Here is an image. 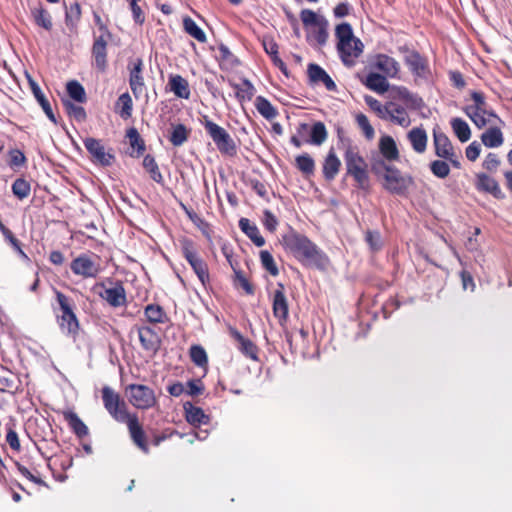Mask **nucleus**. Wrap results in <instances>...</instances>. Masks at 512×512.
Returning <instances> with one entry per match:
<instances>
[{"label":"nucleus","mask_w":512,"mask_h":512,"mask_svg":"<svg viewBox=\"0 0 512 512\" xmlns=\"http://www.w3.org/2000/svg\"><path fill=\"white\" fill-rule=\"evenodd\" d=\"M281 243L302 264L320 266L327 260L326 255L315 243L292 227L282 235Z\"/></svg>","instance_id":"1"},{"label":"nucleus","mask_w":512,"mask_h":512,"mask_svg":"<svg viewBox=\"0 0 512 512\" xmlns=\"http://www.w3.org/2000/svg\"><path fill=\"white\" fill-rule=\"evenodd\" d=\"M335 36L338 40L337 50L342 62L347 66L354 65L355 59L363 51V44L354 36L351 25L346 22L337 25Z\"/></svg>","instance_id":"2"},{"label":"nucleus","mask_w":512,"mask_h":512,"mask_svg":"<svg viewBox=\"0 0 512 512\" xmlns=\"http://www.w3.org/2000/svg\"><path fill=\"white\" fill-rule=\"evenodd\" d=\"M344 161L346 174L354 179L359 189L368 190L370 186L368 164L360 155L358 147L353 146L349 141L345 146Z\"/></svg>","instance_id":"3"},{"label":"nucleus","mask_w":512,"mask_h":512,"mask_svg":"<svg viewBox=\"0 0 512 512\" xmlns=\"http://www.w3.org/2000/svg\"><path fill=\"white\" fill-rule=\"evenodd\" d=\"M178 241L182 256L189 263L201 284L203 286L209 284V267L207 262L199 254L195 242L188 237H181Z\"/></svg>","instance_id":"4"},{"label":"nucleus","mask_w":512,"mask_h":512,"mask_svg":"<svg viewBox=\"0 0 512 512\" xmlns=\"http://www.w3.org/2000/svg\"><path fill=\"white\" fill-rule=\"evenodd\" d=\"M201 124L222 155L233 157L237 154L235 141L223 127L210 120L207 115L203 116Z\"/></svg>","instance_id":"5"},{"label":"nucleus","mask_w":512,"mask_h":512,"mask_svg":"<svg viewBox=\"0 0 512 512\" xmlns=\"http://www.w3.org/2000/svg\"><path fill=\"white\" fill-rule=\"evenodd\" d=\"M55 294L60 310L57 314L60 329L69 335H76L79 331V321L74 312L73 300L60 291L56 290Z\"/></svg>","instance_id":"6"},{"label":"nucleus","mask_w":512,"mask_h":512,"mask_svg":"<svg viewBox=\"0 0 512 512\" xmlns=\"http://www.w3.org/2000/svg\"><path fill=\"white\" fill-rule=\"evenodd\" d=\"M99 35H94L91 48V56L95 68L104 73L108 67V43L112 40V33L107 24L98 26Z\"/></svg>","instance_id":"7"},{"label":"nucleus","mask_w":512,"mask_h":512,"mask_svg":"<svg viewBox=\"0 0 512 512\" xmlns=\"http://www.w3.org/2000/svg\"><path fill=\"white\" fill-rule=\"evenodd\" d=\"M101 398L104 408L115 421L123 422L131 414L124 399L112 387L103 386Z\"/></svg>","instance_id":"8"},{"label":"nucleus","mask_w":512,"mask_h":512,"mask_svg":"<svg viewBox=\"0 0 512 512\" xmlns=\"http://www.w3.org/2000/svg\"><path fill=\"white\" fill-rule=\"evenodd\" d=\"M125 395L130 404L140 410H148L157 403L154 390L147 385L129 384L125 388Z\"/></svg>","instance_id":"9"},{"label":"nucleus","mask_w":512,"mask_h":512,"mask_svg":"<svg viewBox=\"0 0 512 512\" xmlns=\"http://www.w3.org/2000/svg\"><path fill=\"white\" fill-rule=\"evenodd\" d=\"M384 170L383 187L391 194L404 195L412 184L410 177H404L399 169L385 164L384 161L378 163Z\"/></svg>","instance_id":"10"},{"label":"nucleus","mask_w":512,"mask_h":512,"mask_svg":"<svg viewBox=\"0 0 512 512\" xmlns=\"http://www.w3.org/2000/svg\"><path fill=\"white\" fill-rule=\"evenodd\" d=\"M433 145L437 157L447 160L454 168L461 167V154L456 153L449 137L439 128L433 129Z\"/></svg>","instance_id":"11"},{"label":"nucleus","mask_w":512,"mask_h":512,"mask_svg":"<svg viewBox=\"0 0 512 512\" xmlns=\"http://www.w3.org/2000/svg\"><path fill=\"white\" fill-rule=\"evenodd\" d=\"M71 271L84 279L96 278L101 272L99 261L92 258L87 253H82L74 258L70 263Z\"/></svg>","instance_id":"12"},{"label":"nucleus","mask_w":512,"mask_h":512,"mask_svg":"<svg viewBox=\"0 0 512 512\" xmlns=\"http://www.w3.org/2000/svg\"><path fill=\"white\" fill-rule=\"evenodd\" d=\"M93 289L111 307L118 308L124 306L127 302L126 291L122 282L117 281L113 287L109 288L104 283H97Z\"/></svg>","instance_id":"13"},{"label":"nucleus","mask_w":512,"mask_h":512,"mask_svg":"<svg viewBox=\"0 0 512 512\" xmlns=\"http://www.w3.org/2000/svg\"><path fill=\"white\" fill-rule=\"evenodd\" d=\"M83 144L86 150L91 155L92 161L94 163H98L102 166H111L115 161V156L112 153V148L106 150L101 140L93 137H88L84 139Z\"/></svg>","instance_id":"14"},{"label":"nucleus","mask_w":512,"mask_h":512,"mask_svg":"<svg viewBox=\"0 0 512 512\" xmlns=\"http://www.w3.org/2000/svg\"><path fill=\"white\" fill-rule=\"evenodd\" d=\"M400 51L408 53L404 58V62L414 76L423 79L428 78L430 68L427 58L416 50H409L406 46L401 47Z\"/></svg>","instance_id":"15"},{"label":"nucleus","mask_w":512,"mask_h":512,"mask_svg":"<svg viewBox=\"0 0 512 512\" xmlns=\"http://www.w3.org/2000/svg\"><path fill=\"white\" fill-rule=\"evenodd\" d=\"M129 86L135 96L139 98L145 91V80L143 76L144 62L142 58L131 59L128 62Z\"/></svg>","instance_id":"16"},{"label":"nucleus","mask_w":512,"mask_h":512,"mask_svg":"<svg viewBox=\"0 0 512 512\" xmlns=\"http://www.w3.org/2000/svg\"><path fill=\"white\" fill-rule=\"evenodd\" d=\"M271 299L274 317L278 320L280 325L285 324L289 316V304L285 295L284 284L280 282L277 283Z\"/></svg>","instance_id":"17"},{"label":"nucleus","mask_w":512,"mask_h":512,"mask_svg":"<svg viewBox=\"0 0 512 512\" xmlns=\"http://www.w3.org/2000/svg\"><path fill=\"white\" fill-rule=\"evenodd\" d=\"M122 423H125L127 425L133 443L144 453H148L149 447L147 443L146 434L141 423L139 422L137 414H130L129 416H127V418H125V420Z\"/></svg>","instance_id":"18"},{"label":"nucleus","mask_w":512,"mask_h":512,"mask_svg":"<svg viewBox=\"0 0 512 512\" xmlns=\"http://www.w3.org/2000/svg\"><path fill=\"white\" fill-rule=\"evenodd\" d=\"M230 336L236 341L238 350L247 358L258 361L259 349L250 339L244 337L236 328L229 329Z\"/></svg>","instance_id":"19"},{"label":"nucleus","mask_w":512,"mask_h":512,"mask_svg":"<svg viewBox=\"0 0 512 512\" xmlns=\"http://www.w3.org/2000/svg\"><path fill=\"white\" fill-rule=\"evenodd\" d=\"M28 83H29V87L31 89L33 96L35 97L38 104L41 106V108H42L43 112L45 113V115L47 116V118L54 124H57V118L52 109L49 98L44 94V92L41 90V88L36 83V81L29 75H28Z\"/></svg>","instance_id":"20"},{"label":"nucleus","mask_w":512,"mask_h":512,"mask_svg":"<svg viewBox=\"0 0 512 512\" xmlns=\"http://www.w3.org/2000/svg\"><path fill=\"white\" fill-rule=\"evenodd\" d=\"M374 67L389 78H399L400 64L391 56L386 54L376 55Z\"/></svg>","instance_id":"21"},{"label":"nucleus","mask_w":512,"mask_h":512,"mask_svg":"<svg viewBox=\"0 0 512 512\" xmlns=\"http://www.w3.org/2000/svg\"><path fill=\"white\" fill-rule=\"evenodd\" d=\"M307 74L309 81L313 84L322 83L328 91H335L337 86L329 74L318 64L308 65Z\"/></svg>","instance_id":"22"},{"label":"nucleus","mask_w":512,"mask_h":512,"mask_svg":"<svg viewBox=\"0 0 512 512\" xmlns=\"http://www.w3.org/2000/svg\"><path fill=\"white\" fill-rule=\"evenodd\" d=\"M21 380L18 375L4 366H0V391L15 394L20 390Z\"/></svg>","instance_id":"23"},{"label":"nucleus","mask_w":512,"mask_h":512,"mask_svg":"<svg viewBox=\"0 0 512 512\" xmlns=\"http://www.w3.org/2000/svg\"><path fill=\"white\" fill-rule=\"evenodd\" d=\"M472 104L466 105L463 108L464 113L469 117L473 124H478L480 122L479 115L476 114V111L481 110L488 106L485 95L481 91H471L470 92Z\"/></svg>","instance_id":"24"},{"label":"nucleus","mask_w":512,"mask_h":512,"mask_svg":"<svg viewBox=\"0 0 512 512\" xmlns=\"http://www.w3.org/2000/svg\"><path fill=\"white\" fill-rule=\"evenodd\" d=\"M387 116L383 120H389L402 127H408L411 123L405 108L393 101L387 102Z\"/></svg>","instance_id":"25"},{"label":"nucleus","mask_w":512,"mask_h":512,"mask_svg":"<svg viewBox=\"0 0 512 512\" xmlns=\"http://www.w3.org/2000/svg\"><path fill=\"white\" fill-rule=\"evenodd\" d=\"M138 337L141 346L149 352H156L160 345L158 334L149 326L138 327Z\"/></svg>","instance_id":"26"},{"label":"nucleus","mask_w":512,"mask_h":512,"mask_svg":"<svg viewBox=\"0 0 512 512\" xmlns=\"http://www.w3.org/2000/svg\"><path fill=\"white\" fill-rule=\"evenodd\" d=\"M476 188L479 191H484L493 195L496 199H503L504 193L502 192L498 182L488 176L487 174L480 173L476 176Z\"/></svg>","instance_id":"27"},{"label":"nucleus","mask_w":512,"mask_h":512,"mask_svg":"<svg viewBox=\"0 0 512 512\" xmlns=\"http://www.w3.org/2000/svg\"><path fill=\"white\" fill-rule=\"evenodd\" d=\"M503 126L504 125L500 124H492L481 134L480 139L485 147L497 148L504 143V136L501 130Z\"/></svg>","instance_id":"28"},{"label":"nucleus","mask_w":512,"mask_h":512,"mask_svg":"<svg viewBox=\"0 0 512 512\" xmlns=\"http://www.w3.org/2000/svg\"><path fill=\"white\" fill-rule=\"evenodd\" d=\"M82 16L81 6L77 1L65 5V25L72 35L78 34V25Z\"/></svg>","instance_id":"29"},{"label":"nucleus","mask_w":512,"mask_h":512,"mask_svg":"<svg viewBox=\"0 0 512 512\" xmlns=\"http://www.w3.org/2000/svg\"><path fill=\"white\" fill-rule=\"evenodd\" d=\"M218 54L216 59L221 70H233L241 64V61L230 51L223 43L218 46Z\"/></svg>","instance_id":"30"},{"label":"nucleus","mask_w":512,"mask_h":512,"mask_svg":"<svg viewBox=\"0 0 512 512\" xmlns=\"http://www.w3.org/2000/svg\"><path fill=\"white\" fill-rule=\"evenodd\" d=\"M341 167V161L337 157L333 148H331L324 159L322 172L323 176L327 181H332L335 179L337 174L339 173Z\"/></svg>","instance_id":"31"},{"label":"nucleus","mask_w":512,"mask_h":512,"mask_svg":"<svg viewBox=\"0 0 512 512\" xmlns=\"http://www.w3.org/2000/svg\"><path fill=\"white\" fill-rule=\"evenodd\" d=\"M379 151L387 161H398L400 158L399 150L393 137L384 135L379 140Z\"/></svg>","instance_id":"32"},{"label":"nucleus","mask_w":512,"mask_h":512,"mask_svg":"<svg viewBox=\"0 0 512 512\" xmlns=\"http://www.w3.org/2000/svg\"><path fill=\"white\" fill-rule=\"evenodd\" d=\"M407 138L416 153L422 154L427 149V133L422 127H414L412 128L408 134Z\"/></svg>","instance_id":"33"},{"label":"nucleus","mask_w":512,"mask_h":512,"mask_svg":"<svg viewBox=\"0 0 512 512\" xmlns=\"http://www.w3.org/2000/svg\"><path fill=\"white\" fill-rule=\"evenodd\" d=\"M239 228L257 247H262L265 244V239L260 234L258 227L248 218L239 220Z\"/></svg>","instance_id":"34"},{"label":"nucleus","mask_w":512,"mask_h":512,"mask_svg":"<svg viewBox=\"0 0 512 512\" xmlns=\"http://www.w3.org/2000/svg\"><path fill=\"white\" fill-rule=\"evenodd\" d=\"M64 420L68 423V426L79 438H84L89 434L87 425L79 418V416L71 410L63 412Z\"/></svg>","instance_id":"35"},{"label":"nucleus","mask_w":512,"mask_h":512,"mask_svg":"<svg viewBox=\"0 0 512 512\" xmlns=\"http://www.w3.org/2000/svg\"><path fill=\"white\" fill-rule=\"evenodd\" d=\"M168 85L170 90L179 98L189 99L190 88L188 81L179 74H171L169 76Z\"/></svg>","instance_id":"36"},{"label":"nucleus","mask_w":512,"mask_h":512,"mask_svg":"<svg viewBox=\"0 0 512 512\" xmlns=\"http://www.w3.org/2000/svg\"><path fill=\"white\" fill-rule=\"evenodd\" d=\"M235 90L236 98L240 103L250 101L255 94V87L250 80L244 78L240 84L229 82Z\"/></svg>","instance_id":"37"},{"label":"nucleus","mask_w":512,"mask_h":512,"mask_svg":"<svg viewBox=\"0 0 512 512\" xmlns=\"http://www.w3.org/2000/svg\"><path fill=\"white\" fill-rule=\"evenodd\" d=\"M132 151L129 153L131 157H140L146 150L145 142L140 136L138 130L134 127L129 128L126 132Z\"/></svg>","instance_id":"38"},{"label":"nucleus","mask_w":512,"mask_h":512,"mask_svg":"<svg viewBox=\"0 0 512 512\" xmlns=\"http://www.w3.org/2000/svg\"><path fill=\"white\" fill-rule=\"evenodd\" d=\"M184 410L187 422L194 426L207 424L209 422V416L206 415L200 407H196L188 402L184 404Z\"/></svg>","instance_id":"39"},{"label":"nucleus","mask_w":512,"mask_h":512,"mask_svg":"<svg viewBox=\"0 0 512 512\" xmlns=\"http://www.w3.org/2000/svg\"><path fill=\"white\" fill-rule=\"evenodd\" d=\"M147 322L151 324H164L169 318L164 309L158 304H149L144 309Z\"/></svg>","instance_id":"40"},{"label":"nucleus","mask_w":512,"mask_h":512,"mask_svg":"<svg viewBox=\"0 0 512 512\" xmlns=\"http://www.w3.org/2000/svg\"><path fill=\"white\" fill-rule=\"evenodd\" d=\"M365 85L370 90L379 94H383L389 89L387 76L379 73H369L367 75Z\"/></svg>","instance_id":"41"},{"label":"nucleus","mask_w":512,"mask_h":512,"mask_svg":"<svg viewBox=\"0 0 512 512\" xmlns=\"http://www.w3.org/2000/svg\"><path fill=\"white\" fill-rule=\"evenodd\" d=\"M476 114H478L480 118V122L478 124H474L478 129H483L492 124L505 125L504 121L493 109H490L489 106L476 111Z\"/></svg>","instance_id":"42"},{"label":"nucleus","mask_w":512,"mask_h":512,"mask_svg":"<svg viewBox=\"0 0 512 512\" xmlns=\"http://www.w3.org/2000/svg\"><path fill=\"white\" fill-rule=\"evenodd\" d=\"M259 114L266 120L271 121L278 116V110L264 96H257L254 102Z\"/></svg>","instance_id":"43"},{"label":"nucleus","mask_w":512,"mask_h":512,"mask_svg":"<svg viewBox=\"0 0 512 512\" xmlns=\"http://www.w3.org/2000/svg\"><path fill=\"white\" fill-rule=\"evenodd\" d=\"M133 102L130 94L125 92L121 94L115 102V112L124 120L132 116Z\"/></svg>","instance_id":"44"},{"label":"nucleus","mask_w":512,"mask_h":512,"mask_svg":"<svg viewBox=\"0 0 512 512\" xmlns=\"http://www.w3.org/2000/svg\"><path fill=\"white\" fill-rule=\"evenodd\" d=\"M451 128L460 142H467L471 138V129L468 123L460 117L452 118Z\"/></svg>","instance_id":"45"},{"label":"nucleus","mask_w":512,"mask_h":512,"mask_svg":"<svg viewBox=\"0 0 512 512\" xmlns=\"http://www.w3.org/2000/svg\"><path fill=\"white\" fill-rule=\"evenodd\" d=\"M31 14L36 25L44 28L47 31L52 29L53 23L51 14L42 6L39 5L34 7L31 10Z\"/></svg>","instance_id":"46"},{"label":"nucleus","mask_w":512,"mask_h":512,"mask_svg":"<svg viewBox=\"0 0 512 512\" xmlns=\"http://www.w3.org/2000/svg\"><path fill=\"white\" fill-rule=\"evenodd\" d=\"M184 31L200 43H205L207 37L205 32L197 25V23L189 16L183 19Z\"/></svg>","instance_id":"47"},{"label":"nucleus","mask_w":512,"mask_h":512,"mask_svg":"<svg viewBox=\"0 0 512 512\" xmlns=\"http://www.w3.org/2000/svg\"><path fill=\"white\" fill-rule=\"evenodd\" d=\"M328 137V132L326 126L323 122L318 121L315 122L310 130V139L307 140L308 143L320 146L322 145Z\"/></svg>","instance_id":"48"},{"label":"nucleus","mask_w":512,"mask_h":512,"mask_svg":"<svg viewBox=\"0 0 512 512\" xmlns=\"http://www.w3.org/2000/svg\"><path fill=\"white\" fill-rule=\"evenodd\" d=\"M397 97L404 101L409 107L419 109L423 106L422 98L411 93L406 87L400 86L396 88Z\"/></svg>","instance_id":"49"},{"label":"nucleus","mask_w":512,"mask_h":512,"mask_svg":"<svg viewBox=\"0 0 512 512\" xmlns=\"http://www.w3.org/2000/svg\"><path fill=\"white\" fill-rule=\"evenodd\" d=\"M190 130L184 124H177L172 127L169 141L175 147L182 146L189 138Z\"/></svg>","instance_id":"50"},{"label":"nucleus","mask_w":512,"mask_h":512,"mask_svg":"<svg viewBox=\"0 0 512 512\" xmlns=\"http://www.w3.org/2000/svg\"><path fill=\"white\" fill-rule=\"evenodd\" d=\"M143 167L149 173V175L153 181H155L158 184L164 183V178L160 172V169L158 167V164H157L155 158L152 155L147 154L144 157Z\"/></svg>","instance_id":"51"},{"label":"nucleus","mask_w":512,"mask_h":512,"mask_svg":"<svg viewBox=\"0 0 512 512\" xmlns=\"http://www.w3.org/2000/svg\"><path fill=\"white\" fill-rule=\"evenodd\" d=\"M191 361L200 368H207L208 356L205 349L201 345H192L189 349Z\"/></svg>","instance_id":"52"},{"label":"nucleus","mask_w":512,"mask_h":512,"mask_svg":"<svg viewBox=\"0 0 512 512\" xmlns=\"http://www.w3.org/2000/svg\"><path fill=\"white\" fill-rule=\"evenodd\" d=\"M187 217L191 220V222L205 235L206 237H210V224L200 217L194 210L187 208L182 205Z\"/></svg>","instance_id":"53"},{"label":"nucleus","mask_w":512,"mask_h":512,"mask_svg":"<svg viewBox=\"0 0 512 512\" xmlns=\"http://www.w3.org/2000/svg\"><path fill=\"white\" fill-rule=\"evenodd\" d=\"M12 193L13 195L19 199L23 200L30 195L31 192V184L26 179L20 177L17 178L12 184Z\"/></svg>","instance_id":"54"},{"label":"nucleus","mask_w":512,"mask_h":512,"mask_svg":"<svg viewBox=\"0 0 512 512\" xmlns=\"http://www.w3.org/2000/svg\"><path fill=\"white\" fill-rule=\"evenodd\" d=\"M295 165L303 174L311 175L314 173V159L307 153L297 156L295 159Z\"/></svg>","instance_id":"55"},{"label":"nucleus","mask_w":512,"mask_h":512,"mask_svg":"<svg viewBox=\"0 0 512 512\" xmlns=\"http://www.w3.org/2000/svg\"><path fill=\"white\" fill-rule=\"evenodd\" d=\"M68 95L75 101L83 103L86 101L84 87L76 80L69 81L66 85Z\"/></svg>","instance_id":"56"},{"label":"nucleus","mask_w":512,"mask_h":512,"mask_svg":"<svg viewBox=\"0 0 512 512\" xmlns=\"http://www.w3.org/2000/svg\"><path fill=\"white\" fill-rule=\"evenodd\" d=\"M233 284L236 288H242L247 295L255 293L254 285L250 283L240 269L234 272Z\"/></svg>","instance_id":"57"},{"label":"nucleus","mask_w":512,"mask_h":512,"mask_svg":"<svg viewBox=\"0 0 512 512\" xmlns=\"http://www.w3.org/2000/svg\"><path fill=\"white\" fill-rule=\"evenodd\" d=\"M355 121L359 129L363 132L364 136L371 140L375 136V131L369 122L368 117L363 113H357L355 115Z\"/></svg>","instance_id":"58"},{"label":"nucleus","mask_w":512,"mask_h":512,"mask_svg":"<svg viewBox=\"0 0 512 512\" xmlns=\"http://www.w3.org/2000/svg\"><path fill=\"white\" fill-rule=\"evenodd\" d=\"M260 261L262 267L267 270L272 276H277L279 274V269L274 261L272 254L267 250H262L260 252Z\"/></svg>","instance_id":"59"},{"label":"nucleus","mask_w":512,"mask_h":512,"mask_svg":"<svg viewBox=\"0 0 512 512\" xmlns=\"http://www.w3.org/2000/svg\"><path fill=\"white\" fill-rule=\"evenodd\" d=\"M430 170L434 176L444 179L450 174L449 164L444 160H434L429 165Z\"/></svg>","instance_id":"60"},{"label":"nucleus","mask_w":512,"mask_h":512,"mask_svg":"<svg viewBox=\"0 0 512 512\" xmlns=\"http://www.w3.org/2000/svg\"><path fill=\"white\" fill-rule=\"evenodd\" d=\"M328 22L324 20L320 24L314 27L312 31V38L317 42L318 45L323 46L326 44L328 39Z\"/></svg>","instance_id":"61"},{"label":"nucleus","mask_w":512,"mask_h":512,"mask_svg":"<svg viewBox=\"0 0 512 512\" xmlns=\"http://www.w3.org/2000/svg\"><path fill=\"white\" fill-rule=\"evenodd\" d=\"M26 161H27L26 156L21 150H19V149L9 150L7 163L12 169H16V168H19V167L25 165Z\"/></svg>","instance_id":"62"},{"label":"nucleus","mask_w":512,"mask_h":512,"mask_svg":"<svg viewBox=\"0 0 512 512\" xmlns=\"http://www.w3.org/2000/svg\"><path fill=\"white\" fill-rule=\"evenodd\" d=\"M300 18L305 27H315L325 20L323 17H319L313 10L310 9H303L300 13Z\"/></svg>","instance_id":"63"},{"label":"nucleus","mask_w":512,"mask_h":512,"mask_svg":"<svg viewBox=\"0 0 512 512\" xmlns=\"http://www.w3.org/2000/svg\"><path fill=\"white\" fill-rule=\"evenodd\" d=\"M365 103L379 118L384 119V117L387 116V103L383 105L379 100L368 95L365 96Z\"/></svg>","instance_id":"64"}]
</instances>
